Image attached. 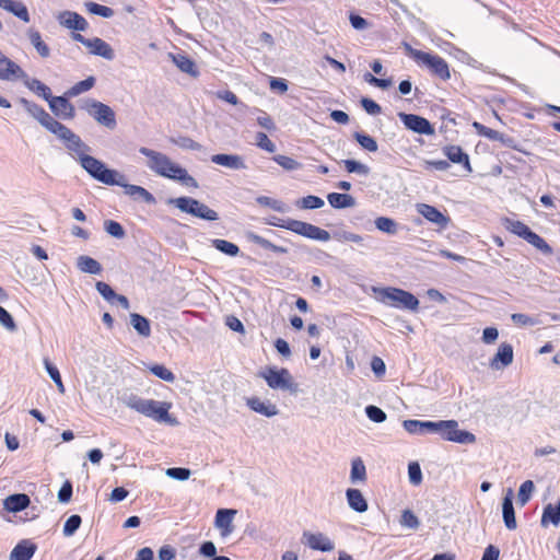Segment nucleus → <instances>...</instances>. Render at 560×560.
I'll list each match as a JSON object with an SVG mask.
<instances>
[{
    "mask_svg": "<svg viewBox=\"0 0 560 560\" xmlns=\"http://www.w3.org/2000/svg\"><path fill=\"white\" fill-rule=\"evenodd\" d=\"M77 267L79 270L90 275H98L102 271L101 264L94 258L81 255L77 258Z\"/></svg>",
    "mask_w": 560,
    "mask_h": 560,
    "instance_id": "36",
    "label": "nucleus"
},
{
    "mask_svg": "<svg viewBox=\"0 0 560 560\" xmlns=\"http://www.w3.org/2000/svg\"><path fill=\"white\" fill-rule=\"evenodd\" d=\"M139 153L147 158L145 166L155 175L176 180L186 187L198 188L197 180L166 154L147 147L139 148Z\"/></svg>",
    "mask_w": 560,
    "mask_h": 560,
    "instance_id": "1",
    "label": "nucleus"
},
{
    "mask_svg": "<svg viewBox=\"0 0 560 560\" xmlns=\"http://www.w3.org/2000/svg\"><path fill=\"white\" fill-rule=\"evenodd\" d=\"M402 527L409 529H418L420 521L418 516L411 510H404L399 520Z\"/></svg>",
    "mask_w": 560,
    "mask_h": 560,
    "instance_id": "49",
    "label": "nucleus"
},
{
    "mask_svg": "<svg viewBox=\"0 0 560 560\" xmlns=\"http://www.w3.org/2000/svg\"><path fill=\"white\" fill-rule=\"evenodd\" d=\"M416 209L423 218L431 223L436 224L441 229H445L450 223V218L442 213L439 209L427 203H417Z\"/></svg>",
    "mask_w": 560,
    "mask_h": 560,
    "instance_id": "20",
    "label": "nucleus"
},
{
    "mask_svg": "<svg viewBox=\"0 0 560 560\" xmlns=\"http://www.w3.org/2000/svg\"><path fill=\"white\" fill-rule=\"evenodd\" d=\"M375 226L377 230L394 235L398 232V223L387 217H378L375 219Z\"/></svg>",
    "mask_w": 560,
    "mask_h": 560,
    "instance_id": "43",
    "label": "nucleus"
},
{
    "mask_svg": "<svg viewBox=\"0 0 560 560\" xmlns=\"http://www.w3.org/2000/svg\"><path fill=\"white\" fill-rule=\"evenodd\" d=\"M408 477L410 483L418 486L422 481V472L420 465L417 462H412L408 465Z\"/></svg>",
    "mask_w": 560,
    "mask_h": 560,
    "instance_id": "59",
    "label": "nucleus"
},
{
    "mask_svg": "<svg viewBox=\"0 0 560 560\" xmlns=\"http://www.w3.org/2000/svg\"><path fill=\"white\" fill-rule=\"evenodd\" d=\"M36 545L28 539L21 540L11 551L9 560H31L36 552Z\"/></svg>",
    "mask_w": 560,
    "mask_h": 560,
    "instance_id": "23",
    "label": "nucleus"
},
{
    "mask_svg": "<svg viewBox=\"0 0 560 560\" xmlns=\"http://www.w3.org/2000/svg\"><path fill=\"white\" fill-rule=\"evenodd\" d=\"M324 200L317 196H306L296 200L295 206L300 209H318L324 206Z\"/></svg>",
    "mask_w": 560,
    "mask_h": 560,
    "instance_id": "48",
    "label": "nucleus"
},
{
    "mask_svg": "<svg viewBox=\"0 0 560 560\" xmlns=\"http://www.w3.org/2000/svg\"><path fill=\"white\" fill-rule=\"evenodd\" d=\"M503 226L511 233L525 240L530 229L523 222L510 218L502 219Z\"/></svg>",
    "mask_w": 560,
    "mask_h": 560,
    "instance_id": "40",
    "label": "nucleus"
},
{
    "mask_svg": "<svg viewBox=\"0 0 560 560\" xmlns=\"http://www.w3.org/2000/svg\"><path fill=\"white\" fill-rule=\"evenodd\" d=\"M126 407L137 411L138 413L151 418L156 422L176 425V418L170 415L172 404L167 401H159L154 399H145L138 395H129L122 399Z\"/></svg>",
    "mask_w": 560,
    "mask_h": 560,
    "instance_id": "2",
    "label": "nucleus"
},
{
    "mask_svg": "<svg viewBox=\"0 0 560 560\" xmlns=\"http://www.w3.org/2000/svg\"><path fill=\"white\" fill-rule=\"evenodd\" d=\"M534 490L535 485L532 480L524 481L518 489L517 503L524 506L529 501Z\"/></svg>",
    "mask_w": 560,
    "mask_h": 560,
    "instance_id": "47",
    "label": "nucleus"
},
{
    "mask_svg": "<svg viewBox=\"0 0 560 560\" xmlns=\"http://www.w3.org/2000/svg\"><path fill=\"white\" fill-rule=\"evenodd\" d=\"M104 228H105V231L109 235H112L116 238H122L125 236V231H124L122 226L120 225V223H118L116 221H112V220L105 221Z\"/></svg>",
    "mask_w": 560,
    "mask_h": 560,
    "instance_id": "61",
    "label": "nucleus"
},
{
    "mask_svg": "<svg viewBox=\"0 0 560 560\" xmlns=\"http://www.w3.org/2000/svg\"><path fill=\"white\" fill-rule=\"evenodd\" d=\"M246 405L253 411L262 415L267 418L275 417L279 413V409L276 404L269 400H261L258 397L246 398Z\"/></svg>",
    "mask_w": 560,
    "mask_h": 560,
    "instance_id": "21",
    "label": "nucleus"
},
{
    "mask_svg": "<svg viewBox=\"0 0 560 560\" xmlns=\"http://www.w3.org/2000/svg\"><path fill=\"white\" fill-rule=\"evenodd\" d=\"M256 144L267 152H275L276 145L275 143L268 138V136L264 132H258L256 136Z\"/></svg>",
    "mask_w": 560,
    "mask_h": 560,
    "instance_id": "64",
    "label": "nucleus"
},
{
    "mask_svg": "<svg viewBox=\"0 0 560 560\" xmlns=\"http://www.w3.org/2000/svg\"><path fill=\"white\" fill-rule=\"evenodd\" d=\"M0 8L8 12H11L12 14L21 19L23 22H30V14L27 8L22 2L13 0H0Z\"/></svg>",
    "mask_w": 560,
    "mask_h": 560,
    "instance_id": "32",
    "label": "nucleus"
},
{
    "mask_svg": "<svg viewBox=\"0 0 560 560\" xmlns=\"http://www.w3.org/2000/svg\"><path fill=\"white\" fill-rule=\"evenodd\" d=\"M267 224L289 230L299 235L315 241L328 242L330 240V234L328 231L314 224L294 219H281L278 217H271L267 220Z\"/></svg>",
    "mask_w": 560,
    "mask_h": 560,
    "instance_id": "3",
    "label": "nucleus"
},
{
    "mask_svg": "<svg viewBox=\"0 0 560 560\" xmlns=\"http://www.w3.org/2000/svg\"><path fill=\"white\" fill-rule=\"evenodd\" d=\"M354 138L360 143V145L363 149H365V150H368L370 152H376L377 151V149H378L377 142L371 136L364 135V133H360V132H355L354 133Z\"/></svg>",
    "mask_w": 560,
    "mask_h": 560,
    "instance_id": "53",
    "label": "nucleus"
},
{
    "mask_svg": "<svg viewBox=\"0 0 560 560\" xmlns=\"http://www.w3.org/2000/svg\"><path fill=\"white\" fill-rule=\"evenodd\" d=\"M419 63L429 68L435 75L441 78L442 80L450 79V70L446 61L436 55H431L425 52Z\"/></svg>",
    "mask_w": 560,
    "mask_h": 560,
    "instance_id": "17",
    "label": "nucleus"
},
{
    "mask_svg": "<svg viewBox=\"0 0 560 560\" xmlns=\"http://www.w3.org/2000/svg\"><path fill=\"white\" fill-rule=\"evenodd\" d=\"M118 182L119 184L116 185L122 187L127 196L133 198L135 200L140 199L148 205L155 203V198L150 191H148L145 188L141 186L126 183L125 176L122 174L120 175Z\"/></svg>",
    "mask_w": 560,
    "mask_h": 560,
    "instance_id": "19",
    "label": "nucleus"
},
{
    "mask_svg": "<svg viewBox=\"0 0 560 560\" xmlns=\"http://www.w3.org/2000/svg\"><path fill=\"white\" fill-rule=\"evenodd\" d=\"M513 361V348L509 343L500 345L498 352L491 360V368L494 370H500L510 365Z\"/></svg>",
    "mask_w": 560,
    "mask_h": 560,
    "instance_id": "24",
    "label": "nucleus"
},
{
    "mask_svg": "<svg viewBox=\"0 0 560 560\" xmlns=\"http://www.w3.org/2000/svg\"><path fill=\"white\" fill-rule=\"evenodd\" d=\"M472 127L479 136H482L489 140L500 141L506 145H510V142L512 141L510 138H505L501 132L488 128L478 121H474Z\"/></svg>",
    "mask_w": 560,
    "mask_h": 560,
    "instance_id": "34",
    "label": "nucleus"
},
{
    "mask_svg": "<svg viewBox=\"0 0 560 560\" xmlns=\"http://www.w3.org/2000/svg\"><path fill=\"white\" fill-rule=\"evenodd\" d=\"M94 84H95L94 77H89L85 80L80 81V82L75 83L73 86H71L67 91L66 94L70 97L77 96L83 92L91 90L94 86Z\"/></svg>",
    "mask_w": 560,
    "mask_h": 560,
    "instance_id": "46",
    "label": "nucleus"
},
{
    "mask_svg": "<svg viewBox=\"0 0 560 560\" xmlns=\"http://www.w3.org/2000/svg\"><path fill=\"white\" fill-rule=\"evenodd\" d=\"M80 164L94 179L105 185L119 184L118 180L121 174L115 170L107 168L102 161L86 154L84 158H81Z\"/></svg>",
    "mask_w": 560,
    "mask_h": 560,
    "instance_id": "7",
    "label": "nucleus"
},
{
    "mask_svg": "<svg viewBox=\"0 0 560 560\" xmlns=\"http://www.w3.org/2000/svg\"><path fill=\"white\" fill-rule=\"evenodd\" d=\"M31 503V500L25 493H16L7 497L3 501V508L8 512L16 513L25 510Z\"/></svg>",
    "mask_w": 560,
    "mask_h": 560,
    "instance_id": "27",
    "label": "nucleus"
},
{
    "mask_svg": "<svg viewBox=\"0 0 560 560\" xmlns=\"http://www.w3.org/2000/svg\"><path fill=\"white\" fill-rule=\"evenodd\" d=\"M211 162L229 170H245L247 166L244 159L237 154H214Z\"/></svg>",
    "mask_w": 560,
    "mask_h": 560,
    "instance_id": "22",
    "label": "nucleus"
},
{
    "mask_svg": "<svg viewBox=\"0 0 560 560\" xmlns=\"http://www.w3.org/2000/svg\"><path fill=\"white\" fill-rule=\"evenodd\" d=\"M81 516L80 515H71L65 523L62 533L66 537H71L81 525Z\"/></svg>",
    "mask_w": 560,
    "mask_h": 560,
    "instance_id": "55",
    "label": "nucleus"
},
{
    "mask_svg": "<svg viewBox=\"0 0 560 560\" xmlns=\"http://www.w3.org/2000/svg\"><path fill=\"white\" fill-rule=\"evenodd\" d=\"M59 24L66 28L83 32L88 28L86 20L77 12L62 11L56 16Z\"/></svg>",
    "mask_w": 560,
    "mask_h": 560,
    "instance_id": "18",
    "label": "nucleus"
},
{
    "mask_svg": "<svg viewBox=\"0 0 560 560\" xmlns=\"http://www.w3.org/2000/svg\"><path fill=\"white\" fill-rule=\"evenodd\" d=\"M237 511L234 509H219L214 516V527L222 538H228L234 532V518Z\"/></svg>",
    "mask_w": 560,
    "mask_h": 560,
    "instance_id": "12",
    "label": "nucleus"
},
{
    "mask_svg": "<svg viewBox=\"0 0 560 560\" xmlns=\"http://www.w3.org/2000/svg\"><path fill=\"white\" fill-rule=\"evenodd\" d=\"M82 108L100 125L113 130L116 128L115 112L108 105L93 98L83 102Z\"/></svg>",
    "mask_w": 560,
    "mask_h": 560,
    "instance_id": "10",
    "label": "nucleus"
},
{
    "mask_svg": "<svg viewBox=\"0 0 560 560\" xmlns=\"http://www.w3.org/2000/svg\"><path fill=\"white\" fill-rule=\"evenodd\" d=\"M433 425L432 433L440 434L443 440L460 444H472L476 441V436L468 431L460 430L455 420L433 421Z\"/></svg>",
    "mask_w": 560,
    "mask_h": 560,
    "instance_id": "6",
    "label": "nucleus"
},
{
    "mask_svg": "<svg viewBox=\"0 0 560 560\" xmlns=\"http://www.w3.org/2000/svg\"><path fill=\"white\" fill-rule=\"evenodd\" d=\"M365 413L368 418L375 423H383L387 418L386 413L381 408L373 405L365 408Z\"/></svg>",
    "mask_w": 560,
    "mask_h": 560,
    "instance_id": "58",
    "label": "nucleus"
},
{
    "mask_svg": "<svg viewBox=\"0 0 560 560\" xmlns=\"http://www.w3.org/2000/svg\"><path fill=\"white\" fill-rule=\"evenodd\" d=\"M398 117L404 122L405 127L419 135L431 136L434 133V128L430 121L421 116L415 114L399 113Z\"/></svg>",
    "mask_w": 560,
    "mask_h": 560,
    "instance_id": "14",
    "label": "nucleus"
},
{
    "mask_svg": "<svg viewBox=\"0 0 560 560\" xmlns=\"http://www.w3.org/2000/svg\"><path fill=\"white\" fill-rule=\"evenodd\" d=\"M130 324L141 337L148 338L151 335L150 322L144 316L130 314Z\"/></svg>",
    "mask_w": 560,
    "mask_h": 560,
    "instance_id": "38",
    "label": "nucleus"
},
{
    "mask_svg": "<svg viewBox=\"0 0 560 560\" xmlns=\"http://www.w3.org/2000/svg\"><path fill=\"white\" fill-rule=\"evenodd\" d=\"M50 110L59 118L72 119L75 115L74 106L65 96L50 95L47 100Z\"/></svg>",
    "mask_w": 560,
    "mask_h": 560,
    "instance_id": "15",
    "label": "nucleus"
},
{
    "mask_svg": "<svg viewBox=\"0 0 560 560\" xmlns=\"http://www.w3.org/2000/svg\"><path fill=\"white\" fill-rule=\"evenodd\" d=\"M165 474L167 477L176 479V480H180V481L187 480L191 475V472L188 468H182V467L167 468Z\"/></svg>",
    "mask_w": 560,
    "mask_h": 560,
    "instance_id": "60",
    "label": "nucleus"
},
{
    "mask_svg": "<svg viewBox=\"0 0 560 560\" xmlns=\"http://www.w3.org/2000/svg\"><path fill=\"white\" fill-rule=\"evenodd\" d=\"M444 153L448 158L450 161H452L453 163H463L465 168L468 172H471L469 158L466 153L463 152L460 147H457V145L446 147L444 149Z\"/></svg>",
    "mask_w": 560,
    "mask_h": 560,
    "instance_id": "37",
    "label": "nucleus"
},
{
    "mask_svg": "<svg viewBox=\"0 0 560 560\" xmlns=\"http://www.w3.org/2000/svg\"><path fill=\"white\" fill-rule=\"evenodd\" d=\"M525 241L528 242L530 245H533L535 248L540 250L544 254L551 255L552 248L551 246L537 233L533 232L532 230L529 233H527V236L525 237Z\"/></svg>",
    "mask_w": 560,
    "mask_h": 560,
    "instance_id": "41",
    "label": "nucleus"
},
{
    "mask_svg": "<svg viewBox=\"0 0 560 560\" xmlns=\"http://www.w3.org/2000/svg\"><path fill=\"white\" fill-rule=\"evenodd\" d=\"M404 429L413 435H424L427 433H432L433 430V421H421V420H404L402 421Z\"/></svg>",
    "mask_w": 560,
    "mask_h": 560,
    "instance_id": "28",
    "label": "nucleus"
},
{
    "mask_svg": "<svg viewBox=\"0 0 560 560\" xmlns=\"http://www.w3.org/2000/svg\"><path fill=\"white\" fill-rule=\"evenodd\" d=\"M256 201L260 205V206H264V207H269L278 212H285L287 211V207L285 205L280 201V200H277V199H272L270 197H267V196H259Z\"/></svg>",
    "mask_w": 560,
    "mask_h": 560,
    "instance_id": "54",
    "label": "nucleus"
},
{
    "mask_svg": "<svg viewBox=\"0 0 560 560\" xmlns=\"http://www.w3.org/2000/svg\"><path fill=\"white\" fill-rule=\"evenodd\" d=\"M150 371L159 378L165 381V382H174L175 376L172 371L166 369L164 365L155 364L150 366Z\"/></svg>",
    "mask_w": 560,
    "mask_h": 560,
    "instance_id": "57",
    "label": "nucleus"
},
{
    "mask_svg": "<svg viewBox=\"0 0 560 560\" xmlns=\"http://www.w3.org/2000/svg\"><path fill=\"white\" fill-rule=\"evenodd\" d=\"M211 243L215 249L220 250L221 253H223L228 256L235 257L240 254L238 246L232 242L215 238V240H212Z\"/></svg>",
    "mask_w": 560,
    "mask_h": 560,
    "instance_id": "42",
    "label": "nucleus"
},
{
    "mask_svg": "<svg viewBox=\"0 0 560 560\" xmlns=\"http://www.w3.org/2000/svg\"><path fill=\"white\" fill-rule=\"evenodd\" d=\"M347 501L349 506L359 513L368 511V502L363 497L362 492L358 489H348L346 492Z\"/></svg>",
    "mask_w": 560,
    "mask_h": 560,
    "instance_id": "31",
    "label": "nucleus"
},
{
    "mask_svg": "<svg viewBox=\"0 0 560 560\" xmlns=\"http://www.w3.org/2000/svg\"><path fill=\"white\" fill-rule=\"evenodd\" d=\"M376 300L392 307L418 311L419 300L410 292L398 288H373Z\"/></svg>",
    "mask_w": 560,
    "mask_h": 560,
    "instance_id": "4",
    "label": "nucleus"
},
{
    "mask_svg": "<svg viewBox=\"0 0 560 560\" xmlns=\"http://www.w3.org/2000/svg\"><path fill=\"white\" fill-rule=\"evenodd\" d=\"M258 376L264 378L271 389L288 390L291 394L299 392V385L294 382L288 369L267 366L258 373Z\"/></svg>",
    "mask_w": 560,
    "mask_h": 560,
    "instance_id": "5",
    "label": "nucleus"
},
{
    "mask_svg": "<svg viewBox=\"0 0 560 560\" xmlns=\"http://www.w3.org/2000/svg\"><path fill=\"white\" fill-rule=\"evenodd\" d=\"M249 238L255 244L259 245L260 247H262L265 249H268V250H271L273 253L285 254L288 252L287 248H284L282 246H278V245L271 243L270 241L264 238L262 236H259V235H256V234H252L249 236Z\"/></svg>",
    "mask_w": 560,
    "mask_h": 560,
    "instance_id": "50",
    "label": "nucleus"
},
{
    "mask_svg": "<svg viewBox=\"0 0 560 560\" xmlns=\"http://www.w3.org/2000/svg\"><path fill=\"white\" fill-rule=\"evenodd\" d=\"M302 544L312 550H318L323 552H329L335 549L334 541L324 533H312L305 530L302 534Z\"/></svg>",
    "mask_w": 560,
    "mask_h": 560,
    "instance_id": "13",
    "label": "nucleus"
},
{
    "mask_svg": "<svg viewBox=\"0 0 560 560\" xmlns=\"http://www.w3.org/2000/svg\"><path fill=\"white\" fill-rule=\"evenodd\" d=\"M86 48L90 49L91 54L101 56L107 60H113L115 57L114 50L110 47V45L98 37L90 39V42L86 43Z\"/></svg>",
    "mask_w": 560,
    "mask_h": 560,
    "instance_id": "26",
    "label": "nucleus"
},
{
    "mask_svg": "<svg viewBox=\"0 0 560 560\" xmlns=\"http://www.w3.org/2000/svg\"><path fill=\"white\" fill-rule=\"evenodd\" d=\"M24 75V70L0 51V80L14 82Z\"/></svg>",
    "mask_w": 560,
    "mask_h": 560,
    "instance_id": "16",
    "label": "nucleus"
},
{
    "mask_svg": "<svg viewBox=\"0 0 560 560\" xmlns=\"http://www.w3.org/2000/svg\"><path fill=\"white\" fill-rule=\"evenodd\" d=\"M44 366H45V370L47 371L48 375L50 376V378L56 384L58 392L60 394H65V392H66L65 385L62 383V380H61L58 369L51 364V362L49 361L48 358L44 359Z\"/></svg>",
    "mask_w": 560,
    "mask_h": 560,
    "instance_id": "45",
    "label": "nucleus"
},
{
    "mask_svg": "<svg viewBox=\"0 0 560 560\" xmlns=\"http://www.w3.org/2000/svg\"><path fill=\"white\" fill-rule=\"evenodd\" d=\"M275 162L279 164L287 171L298 170L300 167V163L287 155H276L273 158Z\"/></svg>",
    "mask_w": 560,
    "mask_h": 560,
    "instance_id": "62",
    "label": "nucleus"
},
{
    "mask_svg": "<svg viewBox=\"0 0 560 560\" xmlns=\"http://www.w3.org/2000/svg\"><path fill=\"white\" fill-rule=\"evenodd\" d=\"M167 202L175 206L182 212L191 214L199 219L215 221L219 218L214 210L210 209L207 205L200 202L199 200L190 197H178L170 199Z\"/></svg>",
    "mask_w": 560,
    "mask_h": 560,
    "instance_id": "9",
    "label": "nucleus"
},
{
    "mask_svg": "<svg viewBox=\"0 0 560 560\" xmlns=\"http://www.w3.org/2000/svg\"><path fill=\"white\" fill-rule=\"evenodd\" d=\"M50 132L63 142L66 149L71 154L75 155L79 162L81 158H84L91 150L78 135L61 122H58Z\"/></svg>",
    "mask_w": 560,
    "mask_h": 560,
    "instance_id": "8",
    "label": "nucleus"
},
{
    "mask_svg": "<svg viewBox=\"0 0 560 560\" xmlns=\"http://www.w3.org/2000/svg\"><path fill=\"white\" fill-rule=\"evenodd\" d=\"M86 10L92 13L96 14L106 19H109L114 15V10L109 7L102 5L95 2H86L85 3Z\"/></svg>",
    "mask_w": 560,
    "mask_h": 560,
    "instance_id": "51",
    "label": "nucleus"
},
{
    "mask_svg": "<svg viewBox=\"0 0 560 560\" xmlns=\"http://www.w3.org/2000/svg\"><path fill=\"white\" fill-rule=\"evenodd\" d=\"M97 292L109 303L115 304L117 293L105 282L98 281L95 284Z\"/></svg>",
    "mask_w": 560,
    "mask_h": 560,
    "instance_id": "56",
    "label": "nucleus"
},
{
    "mask_svg": "<svg viewBox=\"0 0 560 560\" xmlns=\"http://www.w3.org/2000/svg\"><path fill=\"white\" fill-rule=\"evenodd\" d=\"M19 80H21L28 90L42 96L45 101L51 95L49 86L37 79L30 78L25 72L23 77H19Z\"/></svg>",
    "mask_w": 560,
    "mask_h": 560,
    "instance_id": "29",
    "label": "nucleus"
},
{
    "mask_svg": "<svg viewBox=\"0 0 560 560\" xmlns=\"http://www.w3.org/2000/svg\"><path fill=\"white\" fill-rule=\"evenodd\" d=\"M19 104L23 106L25 112L36 119L46 130L49 132L55 128V126L59 122L56 120L49 113H47L42 106L36 103L28 101L24 97L19 100Z\"/></svg>",
    "mask_w": 560,
    "mask_h": 560,
    "instance_id": "11",
    "label": "nucleus"
},
{
    "mask_svg": "<svg viewBox=\"0 0 560 560\" xmlns=\"http://www.w3.org/2000/svg\"><path fill=\"white\" fill-rule=\"evenodd\" d=\"M366 478V469L361 458H355L351 463L350 479L352 482L364 481Z\"/></svg>",
    "mask_w": 560,
    "mask_h": 560,
    "instance_id": "44",
    "label": "nucleus"
},
{
    "mask_svg": "<svg viewBox=\"0 0 560 560\" xmlns=\"http://www.w3.org/2000/svg\"><path fill=\"white\" fill-rule=\"evenodd\" d=\"M343 165L349 173H357L363 176L370 174V167L354 160H345Z\"/></svg>",
    "mask_w": 560,
    "mask_h": 560,
    "instance_id": "52",
    "label": "nucleus"
},
{
    "mask_svg": "<svg viewBox=\"0 0 560 560\" xmlns=\"http://www.w3.org/2000/svg\"><path fill=\"white\" fill-rule=\"evenodd\" d=\"M0 324L9 331H15L16 330V324L11 316V314L0 306Z\"/></svg>",
    "mask_w": 560,
    "mask_h": 560,
    "instance_id": "63",
    "label": "nucleus"
},
{
    "mask_svg": "<svg viewBox=\"0 0 560 560\" xmlns=\"http://www.w3.org/2000/svg\"><path fill=\"white\" fill-rule=\"evenodd\" d=\"M26 37L40 57H43V58L49 57L50 49L46 45V43L43 40L42 35L37 30L30 27L26 31Z\"/></svg>",
    "mask_w": 560,
    "mask_h": 560,
    "instance_id": "30",
    "label": "nucleus"
},
{
    "mask_svg": "<svg viewBox=\"0 0 560 560\" xmlns=\"http://www.w3.org/2000/svg\"><path fill=\"white\" fill-rule=\"evenodd\" d=\"M170 57L180 71L188 73L191 77H197L199 74L195 62L187 56L182 54H170Z\"/></svg>",
    "mask_w": 560,
    "mask_h": 560,
    "instance_id": "35",
    "label": "nucleus"
},
{
    "mask_svg": "<svg viewBox=\"0 0 560 560\" xmlns=\"http://www.w3.org/2000/svg\"><path fill=\"white\" fill-rule=\"evenodd\" d=\"M548 523L558 526L560 524V499L556 506L552 504H548L544 509V513L541 516V525L547 526Z\"/></svg>",
    "mask_w": 560,
    "mask_h": 560,
    "instance_id": "39",
    "label": "nucleus"
},
{
    "mask_svg": "<svg viewBox=\"0 0 560 560\" xmlns=\"http://www.w3.org/2000/svg\"><path fill=\"white\" fill-rule=\"evenodd\" d=\"M512 498H513V490L509 489L508 493L503 498V502H502L503 522H504L506 528L510 530L515 529L517 526Z\"/></svg>",
    "mask_w": 560,
    "mask_h": 560,
    "instance_id": "25",
    "label": "nucleus"
},
{
    "mask_svg": "<svg viewBox=\"0 0 560 560\" xmlns=\"http://www.w3.org/2000/svg\"><path fill=\"white\" fill-rule=\"evenodd\" d=\"M327 200L335 209H346L355 206V199L348 194L330 192L327 195Z\"/></svg>",
    "mask_w": 560,
    "mask_h": 560,
    "instance_id": "33",
    "label": "nucleus"
}]
</instances>
